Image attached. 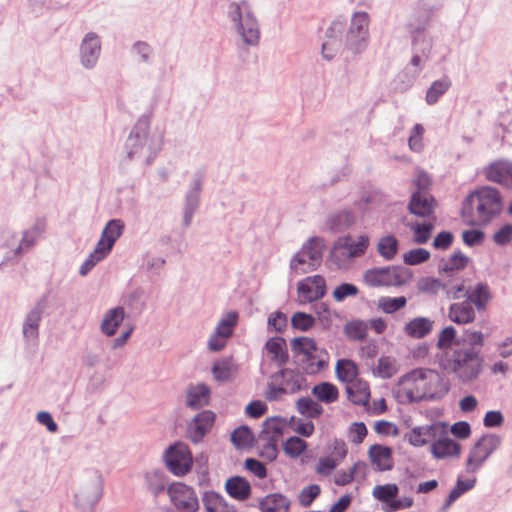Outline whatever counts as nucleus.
Here are the masks:
<instances>
[{
    "label": "nucleus",
    "mask_w": 512,
    "mask_h": 512,
    "mask_svg": "<svg viewBox=\"0 0 512 512\" xmlns=\"http://www.w3.org/2000/svg\"><path fill=\"white\" fill-rule=\"evenodd\" d=\"M450 390L449 380L429 368H416L402 375L395 386V397L400 403L440 400Z\"/></svg>",
    "instance_id": "f257e3e1"
},
{
    "label": "nucleus",
    "mask_w": 512,
    "mask_h": 512,
    "mask_svg": "<svg viewBox=\"0 0 512 512\" xmlns=\"http://www.w3.org/2000/svg\"><path fill=\"white\" fill-rule=\"evenodd\" d=\"M502 211V198L492 187H482L468 195L463 203L461 218L469 226H485Z\"/></svg>",
    "instance_id": "f03ea898"
},
{
    "label": "nucleus",
    "mask_w": 512,
    "mask_h": 512,
    "mask_svg": "<svg viewBox=\"0 0 512 512\" xmlns=\"http://www.w3.org/2000/svg\"><path fill=\"white\" fill-rule=\"evenodd\" d=\"M484 359L473 347H456L439 357V367L461 383H471L483 370Z\"/></svg>",
    "instance_id": "7ed1b4c3"
},
{
    "label": "nucleus",
    "mask_w": 512,
    "mask_h": 512,
    "mask_svg": "<svg viewBox=\"0 0 512 512\" xmlns=\"http://www.w3.org/2000/svg\"><path fill=\"white\" fill-rule=\"evenodd\" d=\"M230 19L241 40L251 46L258 44L260 39L259 23L247 1L233 4L230 10Z\"/></svg>",
    "instance_id": "20e7f679"
},
{
    "label": "nucleus",
    "mask_w": 512,
    "mask_h": 512,
    "mask_svg": "<svg viewBox=\"0 0 512 512\" xmlns=\"http://www.w3.org/2000/svg\"><path fill=\"white\" fill-rule=\"evenodd\" d=\"M123 230L124 223L120 219H112L106 224L95 249L80 267L81 275H86L98 262L108 256Z\"/></svg>",
    "instance_id": "39448f33"
},
{
    "label": "nucleus",
    "mask_w": 512,
    "mask_h": 512,
    "mask_svg": "<svg viewBox=\"0 0 512 512\" xmlns=\"http://www.w3.org/2000/svg\"><path fill=\"white\" fill-rule=\"evenodd\" d=\"M369 14L364 11L352 14L350 25L346 33L345 49L342 53L357 55L362 53L369 42Z\"/></svg>",
    "instance_id": "423d86ee"
},
{
    "label": "nucleus",
    "mask_w": 512,
    "mask_h": 512,
    "mask_svg": "<svg viewBox=\"0 0 512 512\" xmlns=\"http://www.w3.org/2000/svg\"><path fill=\"white\" fill-rule=\"evenodd\" d=\"M369 243L367 235H360L356 240L349 235L340 237L334 244L331 258L337 265H345L349 260L362 256Z\"/></svg>",
    "instance_id": "0eeeda50"
},
{
    "label": "nucleus",
    "mask_w": 512,
    "mask_h": 512,
    "mask_svg": "<svg viewBox=\"0 0 512 512\" xmlns=\"http://www.w3.org/2000/svg\"><path fill=\"white\" fill-rule=\"evenodd\" d=\"M165 462L171 473L183 476L191 470L193 459L188 446L177 442L166 451Z\"/></svg>",
    "instance_id": "6e6552de"
},
{
    "label": "nucleus",
    "mask_w": 512,
    "mask_h": 512,
    "mask_svg": "<svg viewBox=\"0 0 512 512\" xmlns=\"http://www.w3.org/2000/svg\"><path fill=\"white\" fill-rule=\"evenodd\" d=\"M172 504L182 512H197L199 501L194 489L184 483H172L167 488Z\"/></svg>",
    "instance_id": "1a4fd4ad"
},
{
    "label": "nucleus",
    "mask_w": 512,
    "mask_h": 512,
    "mask_svg": "<svg viewBox=\"0 0 512 512\" xmlns=\"http://www.w3.org/2000/svg\"><path fill=\"white\" fill-rule=\"evenodd\" d=\"M291 348L294 353L303 355L310 362L307 367L309 373H317L327 366L326 359L317 355L318 348L314 339L305 336L294 338Z\"/></svg>",
    "instance_id": "9d476101"
},
{
    "label": "nucleus",
    "mask_w": 512,
    "mask_h": 512,
    "mask_svg": "<svg viewBox=\"0 0 512 512\" xmlns=\"http://www.w3.org/2000/svg\"><path fill=\"white\" fill-rule=\"evenodd\" d=\"M501 440L496 435H485L481 437L470 451L467 459V469L474 472L483 462L498 448Z\"/></svg>",
    "instance_id": "9b49d317"
},
{
    "label": "nucleus",
    "mask_w": 512,
    "mask_h": 512,
    "mask_svg": "<svg viewBox=\"0 0 512 512\" xmlns=\"http://www.w3.org/2000/svg\"><path fill=\"white\" fill-rule=\"evenodd\" d=\"M363 282L369 287H389L403 284V279L393 267H375L364 272Z\"/></svg>",
    "instance_id": "f8f14e48"
},
{
    "label": "nucleus",
    "mask_w": 512,
    "mask_h": 512,
    "mask_svg": "<svg viewBox=\"0 0 512 512\" xmlns=\"http://www.w3.org/2000/svg\"><path fill=\"white\" fill-rule=\"evenodd\" d=\"M237 322L238 314L234 311L227 313L219 321L215 332L210 336L208 341V348L210 351L218 352L226 346L228 339L233 334Z\"/></svg>",
    "instance_id": "ddd939ff"
},
{
    "label": "nucleus",
    "mask_w": 512,
    "mask_h": 512,
    "mask_svg": "<svg viewBox=\"0 0 512 512\" xmlns=\"http://www.w3.org/2000/svg\"><path fill=\"white\" fill-rule=\"evenodd\" d=\"M300 303H311L322 298L326 293L325 279L320 275L307 277L297 285Z\"/></svg>",
    "instance_id": "4468645a"
},
{
    "label": "nucleus",
    "mask_w": 512,
    "mask_h": 512,
    "mask_svg": "<svg viewBox=\"0 0 512 512\" xmlns=\"http://www.w3.org/2000/svg\"><path fill=\"white\" fill-rule=\"evenodd\" d=\"M272 381L279 384L280 393L292 394L306 387V379L302 373L292 369H283L272 376Z\"/></svg>",
    "instance_id": "2eb2a0df"
},
{
    "label": "nucleus",
    "mask_w": 512,
    "mask_h": 512,
    "mask_svg": "<svg viewBox=\"0 0 512 512\" xmlns=\"http://www.w3.org/2000/svg\"><path fill=\"white\" fill-rule=\"evenodd\" d=\"M436 208V201L428 192L416 191L412 194L408 209L411 214L432 219L431 216Z\"/></svg>",
    "instance_id": "dca6fc26"
},
{
    "label": "nucleus",
    "mask_w": 512,
    "mask_h": 512,
    "mask_svg": "<svg viewBox=\"0 0 512 512\" xmlns=\"http://www.w3.org/2000/svg\"><path fill=\"white\" fill-rule=\"evenodd\" d=\"M444 428L440 424L418 426L408 434V442L415 447H422L433 442L440 434H444Z\"/></svg>",
    "instance_id": "f3484780"
},
{
    "label": "nucleus",
    "mask_w": 512,
    "mask_h": 512,
    "mask_svg": "<svg viewBox=\"0 0 512 512\" xmlns=\"http://www.w3.org/2000/svg\"><path fill=\"white\" fill-rule=\"evenodd\" d=\"M430 451L434 458L445 459L458 457L461 452V445L453 439L440 434L431 444Z\"/></svg>",
    "instance_id": "a211bd4d"
},
{
    "label": "nucleus",
    "mask_w": 512,
    "mask_h": 512,
    "mask_svg": "<svg viewBox=\"0 0 512 512\" xmlns=\"http://www.w3.org/2000/svg\"><path fill=\"white\" fill-rule=\"evenodd\" d=\"M485 176L489 181L512 187V163L496 161L485 169Z\"/></svg>",
    "instance_id": "6ab92c4d"
},
{
    "label": "nucleus",
    "mask_w": 512,
    "mask_h": 512,
    "mask_svg": "<svg viewBox=\"0 0 512 512\" xmlns=\"http://www.w3.org/2000/svg\"><path fill=\"white\" fill-rule=\"evenodd\" d=\"M368 457L378 471H388L393 468V451L388 446L372 445L368 450Z\"/></svg>",
    "instance_id": "aec40b11"
},
{
    "label": "nucleus",
    "mask_w": 512,
    "mask_h": 512,
    "mask_svg": "<svg viewBox=\"0 0 512 512\" xmlns=\"http://www.w3.org/2000/svg\"><path fill=\"white\" fill-rule=\"evenodd\" d=\"M215 415L211 411H202L195 416L189 425L188 434L193 442H198L209 431L214 423Z\"/></svg>",
    "instance_id": "412c9836"
},
{
    "label": "nucleus",
    "mask_w": 512,
    "mask_h": 512,
    "mask_svg": "<svg viewBox=\"0 0 512 512\" xmlns=\"http://www.w3.org/2000/svg\"><path fill=\"white\" fill-rule=\"evenodd\" d=\"M449 319L459 325L469 324L475 320V310L468 300L456 302L450 305Z\"/></svg>",
    "instance_id": "4be33fe9"
},
{
    "label": "nucleus",
    "mask_w": 512,
    "mask_h": 512,
    "mask_svg": "<svg viewBox=\"0 0 512 512\" xmlns=\"http://www.w3.org/2000/svg\"><path fill=\"white\" fill-rule=\"evenodd\" d=\"M470 263V258L461 251H455L447 258H442L439 262V272L452 275L453 273L464 270Z\"/></svg>",
    "instance_id": "5701e85b"
},
{
    "label": "nucleus",
    "mask_w": 512,
    "mask_h": 512,
    "mask_svg": "<svg viewBox=\"0 0 512 512\" xmlns=\"http://www.w3.org/2000/svg\"><path fill=\"white\" fill-rule=\"evenodd\" d=\"M225 490L230 497L238 501H245L251 495L250 483L240 476L228 478L225 483Z\"/></svg>",
    "instance_id": "b1692460"
},
{
    "label": "nucleus",
    "mask_w": 512,
    "mask_h": 512,
    "mask_svg": "<svg viewBox=\"0 0 512 512\" xmlns=\"http://www.w3.org/2000/svg\"><path fill=\"white\" fill-rule=\"evenodd\" d=\"M238 366L232 357H225L216 361L212 367V374L216 381L226 382L235 378Z\"/></svg>",
    "instance_id": "393cba45"
},
{
    "label": "nucleus",
    "mask_w": 512,
    "mask_h": 512,
    "mask_svg": "<svg viewBox=\"0 0 512 512\" xmlns=\"http://www.w3.org/2000/svg\"><path fill=\"white\" fill-rule=\"evenodd\" d=\"M265 349L270 355L271 361L279 366L284 365L289 359L287 344L282 337L269 338L265 344Z\"/></svg>",
    "instance_id": "a878e982"
},
{
    "label": "nucleus",
    "mask_w": 512,
    "mask_h": 512,
    "mask_svg": "<svg viewBox=\"0 0 512 512\" xmlns=\"http://www.w3.org/2000/svg\"><path fill=\"white\" fill-rule=\"evenodd\" d=\"M466 296L470 304H474L478 311L487 308L492 299V293L486 283H477L474 288L466 291Z\"/></svg>",
    "instance_id": "bb28decb"
},
{
    "label": "nucleus",
    "mask_w": 512,
    "mask_h": 512,
    "mask_svg": "<svg viewBox=\"0 0 512 512\" xmlns=\"http://www.w3.org/2000/svg\"><path fill=\"white\" fill-rule=\"evenodd\" d=\"M203 506L206 512H236L234 506L226 499L213 491H207L202 496Z\"/></svg>",
    "instance_id": "cd10ccee"
},
{
    "label": "nucleus",
    "mask_w": 512,
    "mask_h": 512,
    "mask_svg": "<svg viewBox=\"0 0 512 512\" xmlns=\"http://www.w3.org/2000/svg\"><path fill=\"white\" fill-rule=\"evenodd\" d=\"M337 379L347 386L358 379V366L350 359H339L335 365Z\"/></svg>",
    "instance_id": "c85d7f7f"
},
{
    "label": "nucleus",
    "mask_w": 512,
    "mask_h": 512,
    "mask_svg": "<svg viewBox=\"0 0 512 512\" xmlns=\"http://www.w3.org/2000/svg\"><path fill=\"white\" fill-rule=\"evenodd\" d=\"M101 51V44L98 36L94 33H88L81 44V58L84 63L97 61Z\"/></svg>",
    "instance_id": "c756f323"
},
{
    "label": "nucleus",
    "mask_w": 512,
    "mask_h": 512,
    "mask_svg": "<svg viewBox=\"0 0 512 512\" xmlns=\"http://www.w3.org/2000/svg\"><path fill=\"white\" fill-rule=\"evenodd\" d=\"M433 328V321L426 317H416L410 320L404 327L406 335L412 338H423L427 336Z\"/></svg>",
    "instance_id": "7c9ffc66"
},
{
    "label": "nucleus",
    "mask_w": 512,
    "mask_h": 512,
    "mask_svg": "<svg viewBox=\"0 0 512 512\" xmlns=\"http://www.w3.org/2000/svg\"><path fill=\"white\" fill-rule=\"evenodd\" d=\"M125 316L122 307H116L107 311L101 324V329L107 336L115 334L117 328L122 323Z\"/></svg>",
    "instance_id": "2f4dec72"
},
{
    "label": "nucleus",
    "mask_w": 512,
    "mask_h": 512,
    "mask_svg": "<svg viewBox=\"0 0 512 512\" xmlns=\"http://www.w3.org/2000/svg\"><path fill=\"white\" fill-rule=\"evenodd\" d=\"M324 242L321 238L313 237L302 247L303 251L309 259V268H316L321 260Z\"/></svg>",
    "instance_id": "473e14b6"
},
{
    "label": "nucleus",
    "mask_w": 512,
    "mask_h": 512,
    "mask_svg": "<svg viewBox=\"0 0 512 512\" xmlns=\"http://www.w3.org/2000/svg\"><path fill=\"white\" fill-rule=\"evenodd\" d=\"M290 501L281 494L267 495L260 502L262 512H289Z\"/></svg>",
    "instance_id": "72a5a7b5"
},
{
    "label": "nucleus",
    "mask_w": 512,
    "mask_h": 512,
    "mask_svg": "<svg viewBox=\"0 0 512 512\" xmlns=\"http://www.w3.org/2000/svg\"><path fill=\"white\" fill-rule=\"evenodd\" d=\"M350 400L357 405H366L370 399V388L367 382L357 379L347 386Z\"/></svg>",
    "instance_id": "f704fd0d"
},
{
    "label": "nucleus",
    "mask_w": 512,
    "mask_h": 512,
    "mask_svg": "<svg viewBox=\"0 0 512 512\" xmlns=\"http://www.w3.org/2000/svg\"><path fill=\"white\" fill-rule=\"evenodd\" d=\"M210 390L203 384L191 386L187 392V405L192 408H199L209 401Z\"/></svg>",
    "instance_id": "c9c22d12"
},
{
    "label": "nucleus",
    "mask_w": 512,
    "mask_h": 512,
    "mask_svg": "<svg viewBox=\"0 0 512 512\" xmlns=\"http://www.w3.org/2000/svg\"><path fill=\"white\" fill-rule=\"evenodd\" d=\"M398 371L399 364L395 358L390 356H382L378 359L373 373L382 379H389L396 375Z\"/></svg>",
    "instance_id": "e433bc0d"
},
{
    "label": "nucleus",
    "mask_w": 512,
    "mask_h": 512,
    "mask_svg": "<svg viewBox=\"0 0 512 512\" xmlns=\"http://www.w3.org/2000/svg\"><path fill=\"white\" fill-rule=\"evenodd\" d=\"M399 250V241L394 235H386L379 239L377 252L387 261L394 259Z\"/></svg>",
    "instance_id": "4c0bfd02"
},
{
    "label": "nucleus",
    "mask_w": 512,
    "mask_h": 512,
    "mask_svg": "<svg viewBox=\"0 0 512 512\" xmlns=\"http://www.w3.org/2000/svg\"><path fill=\"white\" fill-rule=\"evenodd\" d=\"M312 394L321 402L330 404L337 401L339 397L338 388L329 382H323L315 385Z\"/></svg>",
    "instance_id": "58836bf2"
},
{
    "label": "nucleus",
    "mask_w": 512,
    "mask_h": 512,
    "mask_svg": "<svg viewBox=\"0 0 512 512\" xmlns=\"http://www.w3.org/2000/svg\"><path fill=\"white\" fill-rule=\"evenodd\" d=\"M410 229L413 232V240L417 244L426 243L434 229V217L426 219L423 223H410Z\"/></svg>",
    "instance_id": "ea45409f"
},
{
    "label": "nucleus",
    "mask_w": 512,
    "mask_h": 512,
    "mask_svg": "<svg viewBox=\"0 0 512 512\" xmlns=\"http://www.w3.org/2000/svg\"><path fill=\"white\" fill-rule=\"evenodd\" d=\"M307 447V442L297 436H291L283 442L284 453L292 459L300 457L307 450Z\"/></svg>",
    "instance_id": "a19ab883"
},
{
    "label": "nucleus",
    "mask_w": 512,
    "mask_h": 512,
    "mask_svg": "<svg viewBox=\"0 0 512 512\" xmlns=\"http://www.w3.org/2000/svg\"><path fill=\"white\" fill-rule=\"evenodd\" d=\"M407 304V299L404 296L399 297H380L377 300V308L384 313L392 314L404 308Z\"/></svg>",
    "instance_id": "79ce46f5"
},
{
    "label": "nucleus",
    "mask_w": 512,
    "mask_h": 512,
    "mask_svg": "<svg viewBox=\"0 0 512 512\" xmlns=\"http://www.w3.org/2000/svg\"><path fill=\"white\" fill-rule=\"evenodd\" d=\"M298 412L308 418H316L323 412V407L310 398H301L296 403Z\"/></svg>",
    "instance_id": "37998d69"
},
{
    "label": "nucleus",
    "mask_w": 512,
    "mask_h": 512,
    "mask_svg": "<svg viewBox=\"0 0 512 512\" xmlns=\"http://www.w3.org/2000/svg\"><path fill=\"white\" fill-rule=\"evenodd\" d=\"M451 82L447 77L433 82L426 94L428 104H435L439 98L449 89Z\"/></svg>",
    "instance_id": "c03bdc74"
},
{
    "label": "nucleus",
    "mask_w": 512,
    "mask_h": 512,
    "mask_svg": "<svg viewBox=\"0 0 512 512\" xmlns=\"http://www.w3.org/2000/svg\"><path fill=\"white\" fill-rule=\"evenodd\" d=\"M41 320V312L32 310L25 320L23 334L27 339H36L38 337V327Z\"/></svg>",
    "instance_id": "a18cd8bd"
},
{
    "label": "nucleus",
    "mask_w": 512,
    "mask_h": 512,
    "mask_svg": "<svg viewBox=\"0 0 512 512\" xmlns=\"http://www.w3.org/2000/svg\"><path fill=\"white\" fill-rule=\"evenodd\" d=\"M398 492L399 489L396 484H385L375 486L372 494L377 500L390 504L397 497Z\"/></svg>",
    "instance_id": "49530a36"
},
{
    "label": "nucleus",
    "mask_w": 512,
    "mask_h": 512,
    "mask_svg": "<svg viewBox=\"0 0 512 512\" xmlns=\"http://www.w3.org/2000/svg\"><path fill=\"white\" fill-rule=\"evenodd\" d=\"M368 324L364 321H351L345 326L346 335L353 340H363L367 336Z\"/></svg>",
    "instance_id": "de8ad7c7"
},
{
    "label": "nucleus",
    "mask_w": 512,
    "mask_h": 512,
    "mask_svg": "<svg viewBox=\"0 0 512 512\" xmlns=\"http://www.w3.org/2000/svg\"><path fill=\"white\" fill-rule=\"evenodd\" d=\"M430 252L424 248L411 249L404 253L403 261L407 265H418L428 261Z\"/></svg>",
    "instance_id": "09e8293b"
},
{
    "label": "nucleus",
    "mask_w": 512,
    "mask_h": 512,
    "mask_svg": "<svg viewBox=\"0 0 512 512\" xmlns=\"http://www.w3.org/2000/svg\"><path fill=\"white\" fill-rule=\"evenodd\" d=\"M231 441L238 448L248 447L253 441V434L247 427H239L232 432Z\"/></svg>",
    "instance_id": "8fccbe9b"
},
{
    "label": "nucleus",
    "mask_w": 512,
    "mask_h": 512,
    "mask_svg": "<svg viewBox=\"0 0 512 512\" xmlns=\"http://www.w3.org/2000/svg\"><path fill=\"white\" fill-rule=\"evenodd\" d=\"M290 268L298 275L306 274L315 269L309 268V259L301 250L292 258Z\"/></svg>",
    "instance_id": "3c124183"
},
{
    "label": "nucleus",
    "mask_w": 512,
    "mask_h": 512,
    "mask_svg": "<svg viewBox=\"0 0 512 512\" xmlns=\"http://www.w3.org/2000/svg\"><path fill=\"white\" fill-rule=\"evenodd\" d=\"M315 324V319L310 315L303 312L295 313L291 318V325L293 328L300 331H307Z\"/></svg>",
    "instance_id": "603ef678"
},
{
    "label": "nucleus",
    "mask_w": 512,
    "mask_h": 512,
    "mask_svg": "<svg viewBox=\"0 0 512 512\" xmlns=\"http://www.w3.org/2000/svg\"><path fill=\"white\" fill-rule=\"evenodd\" d=\"M424 128L421 124H415L408 139V146L414 152H420L423 148Z\"/></svg>",
    "instance_id": "864d4df0"
},
{
    "label": "nucleus",
    "mask_w": 512,
    "mask_h": 512,
    "mask_svg": "<svg viewBox=\"0 0 512 512\" xmlns=\"http://www.w3.org/2000/svg\"><path fill=\"white\" fill-rule=\"evenodd\" d=\"M338 465L339 462L333 457H321L317 462L315 471L321 476H329Z\"/></svg>",
    "instance_id": "5fc2aeb1"
},
{
    "label": "nucleus",
    "mask_w": 512,
    "mask_h": 512,
    "mask_svg": "<svg viewBox=\"0 0 512 512\" xmlns=\"http://www.w3.org/2000/svg\"><path fill=\"white\" fill-rule=\"evenodd\" d=\"M320 487L317 484H312L304 487L299 494V502L304 507H308L320 494Z\"/></svg>",
    "instance_id": "6e6d98bb"
},
{
    "label": "nucleus",
    "mask_w": 512,
    "mask_h": 512,
    "mask_svg": "<svg viewBox=\"0 0 512 512\" xmlns=\"http://www.w3.org/2000/svg\"><path fill=\"white\" fill-rule=\"evenodd\" d=\"M465 290L463 280H449L444 282V292L447 298L458 299Z\"/></svg>",
    "instance_id": "4d7b16f0"
},
{
    "label": "nucleus",
    "mask_w": 512,
    "mask_h": 512,
    "mask_svg": "<svg viewBox=\"0 0 512 512\" xmlns=\"http://www.w3.org/2000/svg\"><path fill=\"white\" fill-rule=\"evenodd\" d=\"M419 289L422 292L437 294L440 291H444V282L437 278L428 277L419 282Z\"/></svg>",
    "instance_id": "13d9d810"
},
{
    "label": "nucleus",
    "mask_w": 512,
    "mask_h": 512,
    "mask_svg": "<svg viewBox=\"0 0 512 512\" xmlns=\"http://www.w3.org/2000/svg\"><path fill=\"white\" fill-rule=\"evenodd\" d=\"M367 427L363 422H355L349 428V440L353 444H360L367 436Z\"/></svg>",
    "instance_id": "bf43d9fd"
},
{
    "label": "nucleus",
    "mask_w": 512,
    "mask_h": 512,
    "mask_svg": "<svg viewBox=\"0 0 512 512\" xmlns=\"http://www.w3.org/2000/svg\"><path fill=\"white\" fill-rule=\"evenodd\" d=\"M358 288L350 283H343L337 286L333 291V297L336 301H343L347 297L355 296Z\"/></svg>",
    "instance_id": "052dcab7"
},
{
    "label": "nucleus",
    "mask_w": 512,
    "mask_h": 512,
    "mask_svg": "<svg viewBox=\"0 0 512 512\" xmlns=\"http://www.w3.org/2000/svg\"><path fill=\"white\" fill-rule=\"evenodd\" d=\"M291 427L294 432L304 437H310L315 430L314 424L311 421L295 420L294 418L291 420Z\"/></svg>",
    "instance_id": "680f3d73"
},
{
    "label": "nucleus",
    "mask_w": 512,
    "mask_h": 512,
    "mask_svg": "<svg viewBox=\"0 0 512 512\" xmlns=\"http://www.w3.org/2000/svg\"><path fill=\"white\" fill-rule=\"evenodd\" d=\"M493 241L497 245H507L512 241V224H505L493 235Z\"/></svg>",
    "instance_id": "e2e57ef3"
},
{
    "label": "nucleus",
    "mask_w": 512,
    "mask_h": 512,
    "mask_svg": "<svg viewBox=\"0 0 512 512\" xmlns=\"http://www.w3.org/2000/svg\"><path fill=\"white\" fill-rule=\"evenodd\" d=\"M455 336H456V330L454 327L449 326V327L444 328L438 336V341H437L438 348H440V349L450 348Z\"/></svg>",
    "instance_id": "0e129e2a"
},
{
    "label": "nucleus",
    "mask_w": 512,
    "mask_h": 512,
    "mask_svg": "<svg viewBox=\"0 0 512 512\" xmlns=\"http://www.w3.org/2000/svg\"><path fill=\"white\" fill-rule=\"evenodd\" d=\"M485 234L481 230H465L462 233V240L468 246L479 245L484 241Z\"/></svg>",
    "instance_id": "69168bd1"
},
{
    "label": "nucleus",
    "mask_w": 512,
    "mask_h": 512,
    "mask_svg": "<svg viewBox=\"0 0 512 512\" xmlns=\"http://www.w3.org/2000/svg\"><path fill=\"white\" fill-rule=\"evenodd\" d=\"M454 236L449 231H442L433 240V247L439 250H447L453 243Z\"/></svg>",
    "instance_id": "338daca9"
},
{
    "label": "nucleus",
    "mask_w": 512,
    "mask_h": 512,
    "mask_svg": "<svg viewBox=\"0 0 512 512\" xmlns=\"http://www.w3.org/2000/svg\"><path fill=\"white\" fill-rule=\"evenodd\" d=\"M245 467L248 471L254 474L256 477L263 479L267 476V470L265 465L256 459L248 458L245 461Z\"/></svg>",
    "instance_id": "774afa93"
}]
</instances>
